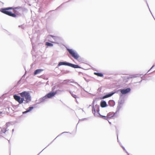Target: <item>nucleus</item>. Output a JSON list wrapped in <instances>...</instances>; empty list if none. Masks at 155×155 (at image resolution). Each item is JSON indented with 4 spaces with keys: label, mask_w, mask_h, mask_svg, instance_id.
Returning <instances> with one entry per match:
<instances>
[{
    "label": "nucleus",
    "mask_w": 155,
    "mask_h": 155,
    "mask_svg": "<svg viewBox=\"0 0 155 155\" xmlns=\"http://www.w3.org/2000/svg\"><path fill=\"white\" fill-rule=\"evenodd\" d=\"M13 9H14V8L13 7L1 8L0 9V12L15 18L18 17L19 16L18 14L17 13L15 14L13 13L11 11H9L10 10Z\"/></svg>",
    "instance_id": "obj_1"
},
{
    "label": "nucleus",
    "mask_w": 155,
    "mask_h": 155,
    "mask_svg": "<svg viewBox=\"0 0 155 155\" xmlns=\"http://www.w3.org/2000/svg\"><path fill=\"white\" fill-rule=\"evenodd\" d=\"M21 97L24 99V103L26 104L28 103L31 101V98L30 94L28 91H24L19 94Z\"/></svg>",
    "instance_id": "obj_2"
},
{
    "label": "nucleus",
    "mask_w": 155,
    "mask_h": 155,
    "mask_svg": "<svg viewBox=\"0 0 155 155\" xmlns=\"http://www.w3.org/2000/svg\"><path fill=\"white\" fill-rule=\"evenodd\" d=\"M66 48L69 53L74 59L77 60L78 59L80 56L76 51L67 47Z\"/></svg>",
    "instance_id": "obj_3"
},
{
    "label": "nucleus",
    "mask_w": 155,
    "mask_h": 155,
    "mask_svg": "<svg viewBox=\"0 0 155 155\" xmlns=\"http://www.w3.org/2000/svg\"><path fill=\"white\" fill-rule=\"evenodd\" d=\"M131 91V89L130 88H126L120 89L116 91L117 92H120V95L123 96V95L129 93Z\"/></svg>",
    "instance_id": "obj_4"
},
{
    "label": "nucleus",
    "mask_w": 155,
    "mask_h": 155,
    "mask_svg": "<svg viewBox=\"0 0 155 155\" xmlns=\"http://www.w3.org/2000/svg\"><path fill=\"white\" fill-rule=\"evenodd\" d=\"M13 97L14 99L20 104L24 103V99L22 97H21L15 94L14 95Z\"/></svg>",
    "instance_id": "obj_5"
},
{
    "label": "nucleus",
    "mask_w": 155,
    "mask_h": 155,
    "mask_svg": "<svg viewBox=\"0 0 155 155\" xmlns=\"http://www.w3.org/2000/svg\"><path fill=\"white\" fill-rule=\"evenodd\" d=\"M59 91V90H57L55 91H51L50 92L47 94H46V95L48 99L51 98L52 97L54 96L57 93L58 91Z\"/></svg>",
    "instance_id": "obj_6"
},
{
    "label": "nucleus",
    "mask_w": 155,
    "mask_h": 155,
    "mask_svg": "<svg viewBox=\"0 0 155 155\" xmlns=\"http://www.w3.org/2000/svg\"><path fill=\"white\" fill-rule=\"evenodd\" d=\"M115 93H117V92L116 91H112L106 94L105 95L101 97H100V99H104L107 98H108L112 96L113 95H114Z\"/></svg>",
    "instance_id": "obj_7"
},
{
    "label": "nucleus",
    "mask_w": 155,
    "mask_h": 155,
    "mask_svg": "<svg viewBox=\"0 0 155 155\" xmlns=\"http://www.w3.org/2000/svg\"><path fill=\"white\" fill-rule=\"evenodd\" d=\"M95 107L96 108H97V114H98L100 116V117L105 120H108V118L107 117V116H104L101 115L99 113L100 109H99V106L98 105L96 104L95 105Z\"/></svg>",
    "instance_id": "obj_8"
},
{
    "label": "nucleus",
    "mask_w": 155,
    "mask_h": 155,
    "mask_svg": "<svg viewBox=\"0 0 155 155\" xmlns=\"http://www.w3.org/2000/svg\"><path fill=\"white\" fill-rule=\"evenodd\" d=\"M48 98L46 95L40 98L38 100V102H37V104H40L41 103L43 102L47 101Z\"/></svg>",
    "instance_id": "obj_9"
},
{
    "label": "nucleus",
    "mask_w": 155,
    "mask_h": 155,
    "mask_svg": "<svg viewBox=\"0 0 155 155\" xmlns=\"http://www.w3.org/2000/svg\"><path fill=\"white\" fill-rule=\"evenodd\" d=\"M70 63L67 62L66 61H61L58 63V67L61 65H65L69 66Z\"/></svg>",
    "instance_id": "obj_10"
},
{
    "label": "nucleus",
    "mask_w": 155,
    "mask_h": 155,
    "mask_svg": "<svg viewBox=\"0 0 155 155\" xmlns=\"http://www.w3.org/2000/svg\"><path fill=\"white\" fill-rule=\"evenodd\" d=\"M117 112H115V113L110 112L108 113L107 115V117L108 118H111L114 117L115 115L117 114Z\"/></svg>",
    "instance_id": "obj_11"
},
{
    "label": "nucleus",
    "mask_w": 155,
    "mask_h": 155,
    "mask_svg": "<svg viewBox=\"0 0 155 155\" xmlns=\"http://www.w3.org/2000/svg\"><path fill=\"white\" fill-rule=\"evenodd\" d=\"M100 105L102 108H104L107 106L108 105L107 104L106 101L104 100H102L100 103Z\"/></svg>",
    "instance_id": "obj_12"
},
{
    "label": "nucleus",
    "mask_w": 155,
    "mask_h": 155,
    "mask_svg": "<svg viewBox=\"0 0 155 155\" xmlns=\"http://www.w3.org/2000/svg\"><path fill=\"white\" fill-rule=\"evenodd\" d=\"M94 102H95V101L94 100L93 101L92 103V104H93V106L92 107V112L94 114V115L96 116H97V115L96 114L95 108L97 110V108H96L95 107H94Z\"/></svg>",
    "instance_id": "obj_13"
},
{
    "label": "nucleus",
    "mask_w": 155,
    "mask_h": 155,
    "mask_svg": "<svg viewBox=\"0 0 155 155\" xmlns=\"http://www.w3.org/2000/svg\"><path fill=\"white\" fill-rule=\"evenodd\" d=\"M74 81L73 80L67 79L64 80L63 82L61 83V84H67L68 83H73Z\"/></svg>",
    "instance_id": "obj_14"
},
{
    "label": "nucleus",
    "mask_w": 155,
    "mask_h": 155,
    "mask_svg": "<svg viewBox=\"0 0 155 155\" xmlns=\"http://www.w3.org/2000/svg\"><path fill=\"white\" fill-rule=\"evenodd\" d=\"M69 67H71L72 68H82V67L80 66L78 64H75L71 63H70Z\"/></svg>",
    "instance_id": "obj_15"
},
{
    "label": "nucleus",
    "mask_w": 155,
    "mask_h": 155,
    "mask_svg": "<svg viewBox=\"0 0 155 155\" xmlns=\"http://www.w3.org/2000/svg\"><path fill=\"white\" fill-rule=\"evenodd\" d=\"M124 97L123 96L120 95V98L118 101V103L119 104H123L124 103Z\"/></svg>",
    "instance_id": "obj_16"
},
{
    "label": "nucleus",
    "mask_w": 155,
    "mask_h": 155,
    "mask_svg": "<svg viewBox=\"0 0 155 155\" xmlns=\"http://www.w3.org/2000/svg\"><path fill=\"white\" fill-rule=\"evenodd\" d=\"M108 104L111 107H114L115 105V102L113 100H110L108 102Z\"/></svg>",
    "instance_id": "obj_17"
},
{
    "label": "nucleus",
    "mask_w": 155,
    "mask_h": 155,
    "mask_svg": "<svg viewBox=\"0 0 155 155\" xmlns=\"http://www.w3.org/2000/svg\"><path fill=\"white\" fill-rule=\"evenodd\" d=\"M44 70L42 69H37L35 70L34 71V75H37L39 74L42 71Z\"/></svg>",
    "instance_id": "obj_18"
},
{
    "label": "nucleus",
    "mask_w": 155,
    "mask_h": 155,
    "mask_svg": "<svg viewBox=\"0 0 155 155\" xmlns=\"http://www.w3.org/2000/svg\"><path fill=\"white\" fill-rule=\"evenodd\" d=\"M123 104L118 103V105L117 108V110L116 111L117 113L119 111L120 108L122 107Z\"/></svg>",
    "instance_id": "obj_19"
},
{
    "label": "nucleus",
    "mask_w": 155,
    "mask_h": 155,
    "mask_svg": "<svg viewBox=\"0 0 155 155\" xmlns=\"http://www.w3.org/2000/svg\"><path fill=\"white\" fill-rule=\"evenodd\" d=\"M94 74L95 75L98 77H103L104 76V75H103V74L102 73L95 72H94Z\"/></svg>",
    "instance_id": "obj_20"
},
{
    "label": "nucleus",
    "mask_w": 155,
    "mask_h": 155,
    "mask_svg": "<svg viewBox=\"0 0 155 155\" xmlns=\"http://www.w3.org/2000/svg\"><path fill=\"white\" fill-rule=\"evenodd\" d=\"M49 36L52 37L55 41H58L59 39V37L56 36H54L52 35H49Z\"/></svg>",
    "instance_id": "obj_21"
},
{
    "label": "nucleus",
    "mask_w": 155,
    "mask_h": 155,
    "mask_svg": "<svg viewBox=\"0 0 155 155\" xmlns=\"http://www.w3.org/2000/svg\"><path fill=\"white\" fill-rule=\"evenodd\" d=\"M36 104H33V106H30L27 109V110L29 112H30L32 110L34 109V107H36Z\"/></svg>",
    "instance_id": "obj_22"
},
{
    "label": "nucleus",
    "mask_w": 155,
    "mask_h": 155,
    "mask_svg": "<svg viewBox=\"0 0 155 155\" xmlns=\"http://www.w3.org/2000/svg\"><path fill=\"white\" fill-rule=\"evenodd\" d=\"M138 76V74H135V75H131L130 76H129L127 77V78L128 79L132 78H136Z\"/></svg>",
    "instance_id": "obj_23"
},
{
    "label": "nucleus",
    "mask_w": 155,
    "mask_h": 155,
    "mask_svg": "<svg viewBox=\"0 0 155 155\" xmlns=\"http://www.w3.org/2000/svg\"><path fill=\"white\" fill-rule=\"evenodd\" d=\"M45 45L48 47H52L53 46V45L52 43H50L48 42H45Z\"/></svg>",
    "instance_id": "obj_24"
},
{
    "label": "nucleus",
    "mask_w": 155,
    "mask_h": 155,
    "mask_svg": "<svg viewBox=\"0 0 155 155\" xmlns=\"http://www.w3.org/2000/svg\"><path fill=\"white\" fill-rule=\"evenodd\" d=\"M25 74L23 75V76L21 78V79H20V80H19L18 82V83H17V84H20V81H21V80L23 78H25Z\"/></svg>",
    "instance_id": "obj_25"
},
{
    "label": "nucleus",
    "mask_w": 155,
    "mask_h": 155,
    "mask_svg": "<svg viewBox=\"0 0 155 155\" xmlns=\"http://www.w3.org/2000/svg\"><path fill=\"white\" fill-rule=\"evenodd\" d=\"M71 95L74 98H75L76 99V102H77V101L76 100V98L78 97L76 95L74 94L73 93H72L71 94Z\"/></svg>",
    "instance_id": "obj_26"
},
{
    "label": "nucleus",
    "mask_w": 155,
    "mask_h": 155,
    "mask_svg": "<svg viewBox=\"0 0 155 155\" xmlns=\"http://www.w3.org/2000/svg\"><path fill=\"white\" fill-rule=\"evenodd\" d=\"M70 72V71L68 70H63L62 73L63 74H67L69 73Z\"/></svg>",
    "instance_id": "obj_27"
},
{
    "label": "nucleus",
    "mask_w": 155,
    "mask_h": 155,
    "mask_svg": "<svg viewBox=\"0 0 155 155\" xmlns=\"http://www.w3.org/2000/svg\"><path fill=\"white\" fill-rule=\"evenodd\" d=\"M7 131V129H5L4 130H3L2 129L1 130V131L0 132V134H1V133L2 132L4 133H5Z\"/></svg>",
    "instance_id": "obj_28"
},
{
    "label": "nucleus",
    "mask_w": 155,
    "mask_h": 155,
    "mask_svg": "<svg viewBox=\"0 0 155 155\" xmlns=\"http://www.w3.org/2000/svg\"><path fill=\"white\" fill-rule=\"evenodd\" d=\"M69 133V132H62V133H61V134H59V135H58L55 138V139H56L57 137H58L60 136V135H61V134L64 133Z\"/></svg>",
    "instance_id": "obj_29"
},
{
    "label": "nucleus",
    "mask_w": 155,
    "mask_h": 155,
    "mask_svg": "<svg viewBox=\"0 0 155 155\" xmlns=\"http://www.w3.org/2000/svg\"><path fill=\"white\" fill-rule=\"evenodd\" d=\"M28 112H29L28 111L27 109V110L26 111L23 112L22 113L23 114H24L27 113H28Z\"/></svg>",
    "instance_id": "obj_30"
},
{
    "label": "nucleus",
    "mask_w": 155,
    "mask_h": 155,
    "mask_svg": "<svg viewBox=\"0 0 155 155\" xmlns=\"http://www.w3.org/2000/svg\"><path fill=\"white\" fill-rule=\"evenodd\" d=\"M155 66V64L153 65L152 66L151 68L148 71V72H147V73H148V72H149L151 69H152V68H153Z\"/></svg>",
    "instance_id": "obj_31"
},
{
    "label": "nucleus",
    "mask_w": 155,
    "mask_h": 155,
    "mask_svg": "<svg viewBox=\"0 0 155 155\" xmlns=\"http://www.w3.org/2000/svg\"><path fill=\"white\" fill-rule=\"evenodd\" d=\"M87 118H84L82 119H79V121H83L85 120H87Z\"/></svg>",
    "instance_id": "obj_32"
},
{
    "label": "nucleus",
    "mask_w": 155,
    "mask_h": 155,
    "mask_svg": "<svg viewBox=\"0 0 155 155\" xmlns=\"http://www.w3.org/2000/svg\"><path fill=\"white\" fill-rule=\"evenodd\" d=\"M67 91H68L71 94V95L73 93L71 91H69V90H67Z\"/></svg>",
    "instance_id": "obj_33"
},
{
    "label": "nucleus",
    "mask_w": 155,
    "mask_h": 155,
    "mask_svg": "<svg viewBox=\"0 0 155 155\" xmlns=\"http://www.w3.org/2000/svg\"><path fill=\"white\" fill-rule=\"evenodd\" d=\"M117 142L119 143V140H118V134H117Z\"/></svg>",
    "instance_id": "obj_34"
},
{
    "label": "nucleus",
    "mask_w": 155,
    "mask_h": 155,
    "mask_svg": "<svg viewBox=\"0 0 155 155\" xmlns=\"http://www.w3.org/2000/svg\"><path fill=\"white\" fill-rule=\"evenodd\" d=\"M18 27L20 28V27H21V28H22V29H24V27H23L22 26V25H19L18 26Z\"/></svg>",
    "instance_id": "obj_35"
},
{
    "label": "nucleus",
    "mask_w": 155,
    "mask_h": 155,
    "mask_svg": "<svg viewBox=\"0 0 155 155\" xmlns=\"http://www.w3.org/2000/svg\"><path fill=\"white\" fill-rule=\"evenodd\" d=\"M146 0V3H147V6H148V8H149V9L150 11V12H151V11H150V8H149V6H148V3H147V0ZM151 13L152 14V13Z\"/></svg>",
    "instance_id": "obj_36"
},
{
    "label": "nucleus",
    "mask_w": 155,
    "mask_h": 155,
    "mask_svg": "<svg viewBox=\"0 0 155 155\" xmlns=\"http://www.w3.org/2000/svg\"><path fill=\"white\" fill-rule=\"evenodd\" d=\"M120 145L123 150H125V148L124 146H123L122 145H121V144H120Z\"/></svg>",
    "instance_id": "obj_37"
},
{
    "label": "nucleus",
    "mask_w": 155,
    "mask_h": 155,
    "mask_svg": "<svg viewBox=\"0 0 155 155\" xmlns=\"http://www.w3.org/2000/svg\"><path fill=\"white\" fill-rule=\"evenodd\" d=\"M49 144L48 145V146H47L44 149H43L37 155H39V154L41 152L45 149L48 146H49Z\"/></svg>",
    "instance_id": "obj_38"
},
{
    "label": "nucleus",
    "mask_w": 155,
    "mask_h": 155,
    "mask_svg": "<svg viewBox=\"0 0 155 155\" xmlns=\"http://www.w3.org/2000/svg\"><path fill=\"white\" fill-rule=\"evenodd\" d=\"M63 4V3L60 6H59V7H58L56 9H58Z\"/></svg>",
    "instance_id": "obj_39"
},
{
    "label": "nucleus",
    "mask_w": 155,
    "mask_h": 155,
    "mask_svg": "<svg viewBox=\"0 0 155 155\" xmlns=\"http://www.w3.org/2000/svg\"><path fill=\"white\" fill-rule=\"evenodd\" d=\"M55 89V86H54L52 87V90H54Z\"/></svg>",
    "instance_id": "obj_40"
},
{
    "label": "nucleus",
    "mask_w": 155,
    "mask_h": 155,
    "mask_svg": "<svg viewBox=\"0 0 155 155\" xmlns=\"http://www.w3.org/2000/svg\"><path fill=\"white\" fill-rule=\"evenodd\" d=\"M125 152L127 153V155H129V153L127 151V150H126V151H125Z\"/></svg>",
    "instance_id": "obj_41"
},
{
    "label": "nucleus",
    "mask_w": 155,
    "mask_h": 155,
    "mask_svg": "<svg viewBox=\"0 0 155 155\" xmlns=\"http://www.w3.org/2000/svg\"><path fill=\"white\" fill-rule=\"evenodd\" d=\"M101 90V89L100 88H99L98 89V90L99 91H100Z\"/></svg>",
    "instance_id": "obj_42"
},
{
    "label": "nucleus",
    "mask_w": 155,
    "mask_h": 155,
    "mask_svg": "<svg viewBox=\"0 0 155 155\" xmlns=\"http://www.w3.org/2000/svg\"><path fill=\"white\" fill-rule=\"evenodd\" d=\"M83 90L85 91L87 93H88V92L87 91H85V90L84 89V88H83Z\"/></svg>",
    "instance_id": "obj_43"
},
{
    "label": "nucleus",
    "mask_w": 155,
    "mask_h": 155,
    "mask_svg": "<svg viewBox=\"0 0 155 155\" xmlns=\"http://www.w3.org/2000/svg\"><path fill=\"white\" fill-rule=\"evenodd\" d=\"M108 121L109 123L110 124H111V122H110L108 120Z\"/></svg>",
    "instance_id": "obj_44"
},
{
    "label": "nucleus",
    "mask_w": 155,
    "mask_h": 155,
    "mask_svg": "<svg viewBox=\"0 0 155 155\" xmlns=\"http://www.w3.org/2000/svg\"><path fill=\"white\" fill-rule=\"evenodd\" d=\"M142 79L140 81H139V82L140 83L142 81Z\"/></svg>",
    "instance_id": "obj_45"
},
{
    "label": "nucleus",
    "mask_w": 155,
    "mask_h": 155,
    "mask_svg": "<svg viewBox=\"0 0 155 155\" xmlns=\"http://www.w3.org/2000/svg\"><path fill=\"white\" fill-rule=\"evenodd\" d=\"M2 112H1V111H0V114H2Z\"/></svg>",
    "instance_id": "obj_46"
},
{
    "label": "nucleus",
    "mask_w": 155,
    "mask_h": 155,
    "mask_svg": "<svg viewBox=\"0 0 155 155\" xmlns=\"http://www.w3.org/2000/svg\"><path fill=\"white\" fill-rule=\"evenodd\" d=\"M31 41L32 42V38H31Z\"/></svg>",
    "instance_id": "obj_47"
},
{
    "label": "nucleus",
    "mask_w": 155,
    "mask_h": 155,
    "mask_svg": "<svg viewBox=\"0 0 155 155\" xmlns=\"http://www.w3.org/2000/svg\"><path fill=\"white\" fill-rule=\"evenodd\" d=\"M78 86H80V87H81V86H80V85H79V84H78Z\"/></svg>",
    "instance_id": "obj_48"
},
{
    "label": "nucleus",
    "mask_w": 155,
    "mask_h": 155,
    "mask_svg": "<svg viewBox=\"0 0 155 155\" xmlns=\"http://www.w3.org/2000/svg\"><path fill=\"white\" fill-rule=\"evenodd\" d=\"M124 151H126V149H125V150H123Z\"/></svg>",
    "instance_id": "obj_49"
},
{
    "label": "nucleus",
    "mask_w": 155,
    "mask_h": 155,
    "mask_svg": "<svg viewBox=\"0 0 155 155\" xmlns=\"http://www.w3.org/2000/svg\"><path fill=\"white\" fill-rule=\"evenodd\" d=\"M14 131V129H13V130H12V131L13 132V131Z\"/></svg>",
    "instance_id": "obj_50"
},
{
    "label": "nucleus",
    "mask_w": 155,
    "mask_h": 155,
    "mask_svg": "<svg viewBox=\"0 0 155 155\" xmlns=\"http://www.w3.org/2000/svg\"><path fill=\"white\" fill-rule=\"evenodd\" d=\"M55 139H54L53 140H52V141H54V140H55Z\"/></svg>",
    "instance_id": "obj_51"
},
{
    "label": "nucleus",
    "mask_w": 155,
    "mask_h": 155,
    "mask_svg": "<svg viewBox=\"0 0 155 155\" xmlns=\"http://www.w3.org/2000/svg\"><path fill=\"white\" fill-rule=\"evenodd\" d=\"M54 11V10L50 11V12H51V11Z\"/></svg>",
    "instance_id": "obj_52"
},
{
    "label": "nucleus",
    "mask_w": 155,
    "mask_h": 155,
    "mask_svg": "<svg viewBox=\"0 0 155 155\" xmlns=\"http://www.w3.org/2000/svg\"><path fill=\"white\" fill-rule=\"evenodd\" d=\"M84 79H85V80L86 81V79H85V78H84Z\"/></svg>",
    "instance_id": "obj_53"
},
{
    "label": "nucleus",
    "mask_w": 155,
    "mask_h": 155,
    "mask_svg": "<svg viewBox=\"0 0 155 155\" xmlns=\"http://www.w3.org/2000/svg\"><path fill=\"white\" fill-rule=\"evenodd\" d=\"M8 130V129H7V131Z\"/></svg>",
    "instance_id": "obj_54"
},
{
    "label": "nucleus",
    "mask_w": 155,
    "mask_h": 155,
    "mask_svg": "<svg viewBox=\"0 0 155 155\" xmlns=\"http://www.w3.org/2000/svg\"><path fill=\"white\" fill-rule=\"evenodd\" d=\"M8 130V129H7V131Z\"/></svg>",
    "instance_id": "obj_55"
},
{
    "label": "nucleus",
    "mask_w": 155,
    "mask_h": 155,
    "mask_svg": "<svg viewBox=\"0 0 155 155\" xmlns=\"http://www.w3.org/2000/svg\"><path fill=\"white\" fill-rule=\"evenodd\" d=\"M119 143H120V142H119Z\"/></svg>",
    "instance_id": "obj_56"
},
{
    "label": "nucleus",
    "mask_w": 155,
    "mask_h": 155,
    "mask_svg": "<svg viewBox=\"0 0 155 155\" xmlns=\"http://www.w3.org/2000/svg\"><path fill=\"white\" fill-rule=\"evenodd\" d=\"M37 104H37H36H36Z\"/></svg>",
    "instance_id": "obj_57"
},
{
    "label": "nucleus",
    "mask_w": 155,
    "mask_h": 155,
    "mask_svg": "<svg viewBox=\"0 0 155 155\" xmlns=\"http://www.w3.org/2000/svg\"><path fill=\"white\" fill-rule=\"evenodd\" d=\"M129 155H130L129 154Z\"/></svg>",
    "instance_id": "obj_58"
}]
</instances>
